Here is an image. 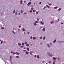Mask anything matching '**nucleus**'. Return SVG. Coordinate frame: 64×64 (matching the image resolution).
<instances>
[{
	"instance_id": "4468645a",
	"label": "nucleus",
	"mask_w": 64,
	"mask_h": 64,
	"mask_svg": "<svg viewBox=\"0 0 64 64\" xmlns=\"http://www.w3.org/2000/svg\"><path fill=\"white\" fill-rule=\"evenodd\" d=\"M22 30L23 31H25L26 30H25L24 28H23L22 29Z\"/></svg>"
},
{
	"instance_id": "8fccbe9b",
	"label": "nucleus",
	"mask_w": 64,
	"mask_h": 64,
	"mask_svg": "<svg viewBox=\"0 0 64 64\" xmlns=\"http://www.w3.org/2000/svg\"><path fill=\"white\" fill-rule=\"evenodd\" d=\"M49 5L50 6H51V5H52V4H49Z\"/></svg>"
},
{
	"instance_id": "cd10ccee",
	"label": "nucleus",
	"mask_w": 64,
	"mask_h": 64,
	"mask_svg": "<svg viewBox=\"0 0 64 64\" xmlns=\"http://www.w3.org/2000/svg\"><path fill=\"white\" fill-rule=\"evenodd\" d=\"M16 52H13L12 53L13 54H14V55H15V54Z\"/></svg>"
},
{
	"instance_id": "f8f14e48",
	"label": "nucleus",
	"mask_w": 64,
	"mask_h": 64,
	"mask_svg": "<svg viewBox=\"0 0 64 64\" xmlns=\"http://www.w3.org/2000/svg\"><path fill=\"white\" fill-rule=\"evenodd\" d=\"M47 54H48V55H50V52H47Z\"/></svg>"
},
{
	"instance_id": "de8ad7c7",
	"label": "nucleus",
	"mask_w": 64,
	"mask_h": 64,
	"mask_svg": "<svg viewBox=\"0 0 64 64\" xmlns=\"http://www.w3.org/2000/svg\"><path fill=\"white\" fill-rule=\"evenodd\" d=\"M23 51H24V52H26V50H24Z\"/></svg>"
},
{
	"instance_id": "338daca9",
	"label": "nucleus",
	"mask_w": 64,
	"mask_h": 64,
	"mask_svg": "<svg viewBox=\"0 0 64 64\" xmlns=\"http://www.w3.org/2000/svg\"><path fill=\"white\" fill-rule=\"evenodd\" d=\"M10 61H12V59H10Z\"/></svg>"
},
{
	"instance_id": "9d476101",
	"label": "nucleus",
	"mask_w": 64,
	"mask_h": 64,
	"mask_svg": "<svg viewBox=\"0 0 64 64\" xmlns=\"http://www.w3.org/2000/svg\"><path fill=\"white\" fill-rule=\"evenodd\" d=\"M42 31H45V28H43L42 29Z\"/></svg>"
},
{
	"instance_id": "3c124183",
	"label": "nucleus",
	"mask_w": 64,
	"mask_h": 64,
	"mask_svg": "<svg viewBox=\"0 0 64 64\" xmlns=\"http://www.w3.org/2000/svg\"><path fill=\"white\" fill-rule=\"evenodd\" d=\"M28 34H30V32H28Z\"/></svg>"
},
{
	"instance_id": "f03ea898",
	"label": "nucleus",
	"mask_w": 64,
	"mask_h": 64,
	"mask_svg": "<svg viewBox=\"0 0 64 64\" xmlns=\"http://www.w3.org/2000/svg\"><path fill=\"white\" fill-rule=\"evenodd\" d=\"M53 60H56V58L55 57H53Z\"/></svg>"
},
{
	"instance_id": "2f4dec72",
	"label": "nucleus",
	"mask_w": 64,
	"mask_h": 64,
	"mask_svg": "<svg viewBox=\"0 0 64 64\" xmlns=\"http://www.w3.org/2000/svg\"><path fill=\"white\" fill-rule=\"evenodd\" d=\"M33 12H36V10H33Z\"/></svg>"
},
{
	"instance_id": "864d4df0",
	"label": "nucleus",
	"mask_w": 64,
	"mask_h": 64,
	"mask_svg": "<svg viewBox=\"0 0 64 64\" xmlns=\"http://www.w3.org/2000/svg\"><path fill=\"white\" fill-rule=\"evenodd\" d=\"M13 52H12V51L10 52L11 53H13Z\"/></svg>"
},
{
	"instance_id": "69168bd1",
	"label": "nucleus",
	"mask_w": 64,
	"mask_h": 64,
	"mask_svg": "<svg viewBox=\"0 0 64 64\" xmlns=\"http://www.w3.org/2000/svg\"><path fill=\"white\" fill-rule=\"evenodd\" d=\"M18 14H19V15H20V13H18Z\"/></svg>"
},
{
	"instance_id": "5fc2aeb1",
	"label": "nucleus",
	"mask_w": 64,
	"mask_h": 64,
	"mask_svg": "<svg viewBox=\"0 0 64 64\" xmlns=\"http://www.w3.org/2000/svg\"><path fill=\"white\" fill-rule=\"evenodd\" d=\"M21 13H23V11H22V10H21Z\"/></svg>"
},
{
	"instance_id": "72a5a7b5",
	"label": "nucleus",
	"mask_w": 64,
	"mask_h": 64,
	"mask_svg": "<svg viewBox=\"0 0 64 64\" xmlns=\"http://www.w3.org/2000/svg\"><path fill=\"white\" fill-rule=\"evenodd\" d=\"M24 15H26V14H27V13L24 12Z\"/></svg>"
},
{
	"instance_id": "6ab92c4d",
	"label": "nucleus",
	"mask_w": 64,
	"mask_h": 64,
	"mask_svg": "<svg viewBox=\"0 0 64 64\" xmlns=\"http://www.w3.org/2000/svg\"><path fill=\"white\" fill-rule=\"evenodd\" d=\"M37 58L38 59H39V56L38 55L37 56Z\"/></svg>"
},
{
	"instance_id": "412c9836",
	"label": "nucleus",
	"mask_w": 64,
	"mask_h": 64,
	"mask_svg": "<svg viewBox=\"0 0 64 64\" xmlns=\"http://www.w3.org/2000/svg\"><path fill=\"white\" fill-rule=\"evenodd\" d=\"M22 46H24V42H22Z\"/></svg>"
},
{
	"instance_id": "39448f33",
	"label": "nucleus",
	"mask_w": 64,
	"mask_h": 64,
	"mask_svg": "<svg viewBox=\"0 0 64 64\" xmlns=\"http://www.w3.org/2000/svg\"><path fill=\"white\" fill-rule=\"evenodd\" d=\"M56 42V40H54L53 42L54 43H55Z\"/></svg>"
},
{
	"instance_id": "7ed1b4c3",
	"label": "nucleus",
	"mask_w": 64,
	"mask_h": 64,
	"mask_svg": "<svg viewBox=\"0 0 64 64\" xmlns=\"http://www.w3.org/2000/svg\"><path fill=\"white\" fill-rule=\"evenodd\" d=\"M31 2H29V3H28L27 5H28V6H29V5H30V4H31Z\"/></svg>"
},
{
	"instance_id": "a211bd4d",
	"label": "nucleus",
	"mask_w": 64,
	"mask_h": 64,
	"mask_svg": "<svg viewBox=\"0 0 64 64\" xmlns=\"http://www.w3.org/2000/svg\"><path fill=\"white\" fill-rule=\"evenodd\" d=\"M26 49L28 50V51H29V48H27Z\"/></svg>"
},
{
	"instance_id": "c756f323",
	"label": "nucleus",
	"mask_w": 64,
	"mask_h": 64,
	"mask_svg": "<svg viewBox=\"0 0 64 64\" xmlns=\"http://www.w3.org/2000/svg\"><path fill=\"white\" fill-rule=\"evenodd\" d=\"M17 12H16L15 13V14L16 15H17Z\"/></svg>"
},
{
	"instance_id": "bf43d9fd",
	"label": "nucleus",
	"mask_w": 64,
	"mask_h": 64,
	"mask_svg": "<svg viewBox=\"0 0 64 64\" xmlns=\"http://www.w3.org/2000/svg\"><path fill=\"white\" fill-rule=\"evenodd\" d=\"M44 9H45V8H46V7H44Z\"/></svg>"
},
{
	"instance_id": "052dcab7",
	"label": "nucleus",
	"mask_w": 64,
	"mask_h": 64,
	"mask_svg": "<svg viewBox=\"0 0 64 64\" xmlns=\"http://www.w3.org/2000/svg\"><path fill=\"white\" fill-rule=\"evenodd\" d=\"M61 24H63V22H61Z\"/></svg>"
},
{
	"instance_id": "f3484780",
	"label": "nucleus",
	"mask_w": 64,
	"mask_h": 64,
	"mask_svg": "<svg viewBox=\"0 0 64 64\" xmlns=\"http://www.w3.org/2000/svg\"><path fill=\"white\" fill-rule=\"evenodd\" d=\"M33 40H35V39H36V38L35 37H34L33 38Z\"/></svg>"
},
{
	"instance_id": "49530a36",
	"label": "nucleus",
	"mask_w": 64,
	"mask_h": 64,
	"mask_svg": "<svg viewBox=\"0 0 64 64\" xmlns=\"http://www.w3.org/2000/svg\"><path fill=\"white\" fill-rule=\"evenodd\" d=\"M37 21H39L40 20L39 19V18H37Z\"/></svg>"
},
{
	"instance_id": "2eb2a0df",
	"label": "nucleus",
	"mask_w": 64,
	"mask_h": 64,
	"mask_svg": "<svg viewBox=\"0 0 64 64\" xmlns=\"http://www.w3.org/2000/svg\"><path fill=\"white\" fill-rule=\"evenodd\" d=\"M54 23V21H52L51 22H50V24H53Z\"/></svg>"
},
{
	"instance_id": "37998d69",
	"label": "nucleus",
	"mask_w": 64,
	"mask_h": 64,
	"mask_svg": "<svg viewBox=\"0 0 64 64\" xmlns=\"http://www.w3.org/2000/svg\"><path fill=\"white\" fill-rule=\"evenodd\" d=\"M36 57H37V56L36 55H34V57L35 58H36Z\"/></svg>"
},
{
	"instance_id": "7c9ffc66",
	"label": "nucleus",
	"mask_w": 64,
	"mask_h": 64,
	"mask_svg": "<svg viewBox=\"0 0 64 64\" xmlns=\"http://www.w3.org/2000/svg\"><path fill=\"white\" fill-rule=\"evenodd\" d=\"M45 39V37L44 36V37H43V40H44Z\"/></svg>"
},
{
	"instance_id": "c85d7f7f",
	"label": "nucleus",
	"mask_w": 64,
	"mask_h": 64,
	"mask_svg": "<svg viewBox=\"0 0 64 64\" xmlns=\"http://www.w3.org/2000/svg\"><path fill=\"white\" fill-rule=\"evenodd\" d=\"M12 32L14 34H15V32H14V30L12 31Z\"/></svg>"
},
{
	"instance_id": "c9c22d12",
	"label": "nucleus",
	"mask_w": 64,
	"mask_h": 64,
	"mask_svg": "<svg viewBox=\"0 0 64 64\" xmlns=\"http://www.w3.org/2000/svg\"><path fill=\"white\" fill-rule=\"evenodd\" d=\"M19 28H21V26H18Z\"/></svg>"
},
{
	"instance_id": "a19ab883",
	"label": "nucleus",
	"mask_w": 64,
	"mask_h": 64,
	"mask_svg": "<svg viewBox=\"0 0 64 64\" xmlns=\"http://www.w3.org/2000/svg\"><path fill=\"white\" fill-rule=\"evenodd\" d=\"M10 59H12V56H10Z\"/></svg>"
},
{
	"instance_id": "9b49d317",
	"label": "nucleus",
	"mask_w": 64,
	"mask_h": 64,
	"mask_svg": "<svg viewBox=\"0 0 64 64\" xmlns=\"http://www.w3.org/2000/svg\"><path fill=\"white\" fill-rule=\"evenodd\" d=\"M18 44L19 46H21V45H22V44L20 43H18Z\"/></svg>"
},
{
	"instance_id": "0eeeda50",
	"label": "nucleus",
	"mask_w": 64,
	"mask_h": 64,
	"mask_svg": "<svg viewBox=\"0 0 64 64\" xmlns=\"http://www.w3.org/2000/svg\"><path fill=\"white\" fill-rule=\"evenodd\" d=\"M50 57H52V56H53V54H50Z\"/></svg>"
},
{
	"instance_id": "bb28decb",
	"label": "nucleus",
	"mask_w": 64,
	"mask_h": 64,
	"mask_svg": "<svg viewBox=\"0 0 64 64\" xmlns=\"http://www.w3.org/2000/svg\"><path fill=\"white\" fill-rule=\"evenodd\" d=\"M47 46H48V47H50V45H49V44H48L47 45Z\"/></svg>"
},
{
	"instance_id": "a878e982",
	"label": "nucleus",
	"mask_w": 64,
	"mask_h": 64,
	"mask_svg": "<svg viewBox=\"0 0 64 64\" xmlns=\"http://www.w3.org/2000/svg\"><path fill=\"white\" fill-rule=\"evenodd\" d=\"M40 39H42V36H40Z\"/></svg>"
},
{
	"instance_id": "603ef678",
	"label": "nucleus",
	"mask_w": 64,
	"mask_h": 64,
	"mask_svg": "<svg viewBox=\"0 0 64 64\" xmlns=\"http://www.w3.org/2000/svg\"><path fill=\"white\" fill-rule=\"evenodd\" d=\"M42 3V2H40L39 3V4H41Z\"/></svg>"
},
{
	"instance_id": "1a4fd4ad",
	"label": "nucleus",
	"mask_w": 64,
	"mask_h": 64,
	"mask_svg": "<svg viewBox=\"0 0 64 64\" xmlns=\"http://www.w3.org/2000/svg\"><path fill=\"white\" fill-rule=\"evenodd\" d=\"M33 24H34V25H35V26L37 25V24L35 22H34Z\"/></svg>"
},
{
	"instance_id": "aec40b11",
	"label": "nucleus",
	"mask_w": 64,
	"mask_h": 64,
	"mask_svg": "<svg viewBox=\"0 0 64 64\" xmlns=\"http://www.w3.org/2000/svg\"><path fill=\"white\" fill-rule=\"evenodd\" d=\"M26 54H29V52H26Z\"/></svg>"
},
{
	"instance_id": "423d86ee",
	"label": "nucleus",
	"mask_w": 64,
	"mask_h": 64,
	"mask_svg": "<svg viewBox=\"0 0 64 64\" xmlns=\"http://www.w3.org/2000/svg\"><path fill=\"white\" fill-rule=\"evenodd\" d=\"M16 55H19V53L18 52H16Z\"/></svg>"
},
{
	"instance_id": "09e8293b",
	"label": "nucleus",
	"mask_w": 64,
	"mask_h": 64,
	"mask_svg": "<svg viewBox=\"0 0 64 64\" xmlns=\"http://www.w3.org/2000/svg\"><path fill=\"white\" fill-rule=\"evenodd\" d=\"M1 29H2V30H3L4 29V28L3 27H2L1 28Z\"/></svg>"
},
{
	"instance_id": "4d7b16f0",
	"label": "nucleus",
	"mask_w": 64,
	"mask_h": 64,
	"mask_svg": "<svg viewBox=\"0 0 64 64\" xmlns=\"http://www.w3.org/2000/svg\"><path fill=\"white\" fill-rule=\"evenodd\" d=\"M50 45H52V44H51V43H50Z\"/></svg>"
},
{
	"instance_id": "774afa93",
	"label": "nucleus",
	"mask_w": 64,
	"mask_h": 64,
	"mask_svg": "<svg viewBox=\"0 0 64 64\" xmlns=\"http://www.w3.org/2000/svg\"><path fill=\"white\" fill-rule=\"evenodd\" d=\"M30 46H32V44H30Z\"/></svg>"
},
{
	"instance_id": "c03bdc74",
	"label": "nucleus",
	"mask_w": 64,
	"mask_h": 64,
	"mask_svg": "<svg viewBox=\"0 0 64 64\" xmlns=\"http://www.w3.org/2000/svg\"><path fill=\"white\" fill-rule=\"evenodd\" d=\"M23 47H24V46H20V48H23Z\"/></svg>"
},
{
	"instance_id": "6e6552de",
	"label": "nucleus",
	"mask_w": 64,
	"mask_h": 64,
	"mask_svg": "<svg viewBox=\"0 0 64 64\" xmlns=\"http://www.w3.org/2000/svg\"><path fill=\"white\" fill-rule=\"evenodd\" d=\"M46 6H47V7H48V8H50V6H49L47 4L46 5Z\"/></svg>"
},
{
	"instance_id": "f257e3e1",
	"label": "nucleus",
	"mask_w": 64,
	"mask_h": 64,
	"mask_svg": "<svg viewBox=\"0 0 64 64\" xmlns=\"http://www.w3.org/2000/svg\"><path fill=\"white\" fill-rule=\"evenodd\" d=\"M39 23H41L40 24L41 25H44V23L43 22H42V21H40Z\"/></svg>"
},
{
	"instance_id": "e2e57ef3",
	"label": "nucleus",
	"mask_w": 64,
	"mask_h": 64,
	"mask_svg": "<svg viewBox=\"0 0 64 64\" xmlns=\"http://www.w3.org/2000/svg\"><path fill=\"white\" fill-rule=\"evenodd\" d=\"M30 54L31 55H33V54L30 53Z\"/></svg>"
},
{
	"instance_id": "5701e85b",
	"label": "nucleus",
	"mask_w": 64,
	"mask_h": 64,
	"mask_svg": "<svg viewBox=\"0 0 64 64\" xmlns=\"http://www.w3.org/2000/svg\"><path fill=\"white\" fill-rule=\"evenodd\" d=\"M57 59L58 60V61H60V58H57Z\"/></svg>"
},
{
	"instance_id": "a18cd8bd",
	"label": "nucleus",
	"mask_w": 64,
	"mask_h": 64,
	"mask_svg": "<svg viewBox=\"0 0 64 64\" xmlns=\"http://www.w3.org/2000/svg\"><path fill=\"white\" fill-rule=\"evenodd\" d=\"M36 14H38V11H36Z\"/></svg>"
},
{
	"instance_id": "b1692460",
	"label": "nucleus",
	"mask_w": 64,
	"mask_h": 64,
	"mask_svg": "<svg viewBox=\"0 0 64 64\" xmlns=\"http://www.w3.org/2000/svg\"><path fill=\"white\" fill-rule=\"evenodd\" d=\"M35 22L36 23H38V22L37 21H35Z\"/></svg>"
},
{
	"instance_id": "e433bc0d",
	"label": "nucleus",
	"mask_w": 64,
	"mask_h": 64,
	"mask_svg": "<svg viewBox=\"0 0 64 64\" xmlns=\"http://www.w3.org/2000/svg\"><path fill=\"white\" fill-rule=\"evenodd\" d=\"M24 44H27V42H24Z\"/></svg>"
},
{
	"instance_id": "393cba45",
	"label": "nucleus",
	"mask_w": 64,
	"mask_h": 64,
	"mask_svg": "<svg viewBox=\"0 0 64 64\" xmlns=\"http://www.w3.org/2000/svg\"><path fill=\"white\" fill-rule=\"evenodd\" d=\"M26 46H27L28 47H29V44H26Z\"/></svg>"
},
{
	"instance_id": "58836bf2",
	"label": "nucleus",
	"mask_w": 64,
	"mask_h": 64,
	"mask_svg": "<svg viewBox=\"0 0 64 64\" xmlns=\"http://www.w3.org/2000/svg\"><path fill=\"white\" fill-rule=\"evenodd\" d=\"M16 58H19V56H16Z\"/></svg>"
},
{
	"instance_id": "ea45409f",
	"label": "nucleus",
	"mask_w": 64,
	"mask_h": 64,
	"mask_svg": "<svg viewBox=\"0 0 64 64\" xmlns=\"http://www.w3.org/2000/svg\"><path fill=\"white\" fill-rule=\"evenodd\" d=\"M49 64H51V62L50 61H49L48 62Z\"/></svg>"
},
{
	"instance_id": "680f3d73",
	"label": "nucleus",
	"mask_w": 64,
	"mask_h": 64,
	"mask_svg": "<svg viewBox=\"0 0 64 64\" xmlns=\"http://www.w3.org/2000/svg\"><path fill=\"white\" fill-rule=\"evenodd\" d=\"M4 43H6V41H4Z\"/></svg>"
},
{
	"instance_id": "6e6d98bb",
	"label": "nucleus",
	"mask_w": 64,
	"mask_h": 64,
	"mask_svg": "<svg viewBox=\"0 0 64 64\" xmlns=\"http://www.w3.org/2000/svg\"><path fill=\"white\" fill-rule=\"evenodd\" d=\"M30 53H33V52H30Z\"/></svg>"
},
{
	"instance_id": "ddd939ff",
	"label": "nucleus",
	"mask_w": 64,
	"mask_h": 64,
	"mask_svg": "<svg viewBox=\"0 0 64 64\" xmlns=\"http://www.w3.org/2000/svg\"><path fill=\"white\" fill-rule=\"evenodd\" d=\"M54 8L55 9H57V8H58V7H57V6H56Z\"/></svg>"
},
{
	"instance_id": "13d9d810",
	"label": "nucleus",
	"mask_w": 64,
	"mask_h": 64,
	"mask_svg": "<svg viewBox=\"0 0 64 64\" xmlns=\"http://www.w3.org/2000/svg\"><path fill=\"white\" fill-rule=\"evenodd\" d=\"M56 22H57V23H58V22L56 20Z\"/></svg>"
},
{
	"instance_id": "4be33fe9",
	"label": "nucleus",
	"mask_w": 64,
	"mask_h": 64,
	"mask_svg": "<svg viewBox=\"0 0 64 64\" xmlns=\"http://www.w3.org/2000/svg\"><path fill=\"white\" fill-rule=\"evenodd\" d=\"M61 10V8H59L58 10V11H60V10Z\"/></svg>"
},
{
	"instance_id": "79ce46f5",
	"label": "nucleus",
	"mask_w": 64,
	"mask_h": 64,
	"mask_svg": "<svg viewBox=\"0 0 64 64\" xmlns=\"http://www.w3.org/2000/svg\"><path fill=\"white\" fill-rule=\"evenodd\" d=\"M31 10H34V8H31Z\"/></svg>"
},
{
	"instance_id": "0e129e2a",
	"label": "nucleus",
	"mask_w": 64,
	"mask_h": 64,
	"mask_svg": "<svg viewBox=\"0 0 64 64\" xmlns=\"http://www.w3.org/2000/svg\"><path fill=\"white\" fill-rule=\"evenodd\" d=\"M52 64H55V63H54V62H53Z\"/></svg>"
},
{
	"instance_id": "473e14b6",
	"label": "nucleus",
	"mask_w": 64,
	"mask_h": 64,
	"mask_svg": "<svg viewBox=\"0 0 64 64\" xmlns=\"http://www.w3.org/2000/svg\"><path fill=\"white\" fill-rule=\"evenodd\" d=\"M30 12V13H32V10H30L29 11Z\"/></svg>"
},
{
	"instance_id": "4c0bfd02",
	"label": "nucleus",
	"mask_w": 64,
	"mask_h": 64,
	"mask_svg": "<svg viewBox=\"0 0 64 64\" xmlns=\"http://www.w3.org/2000/svg\"><path fill=\"white\" fill-rule=\"evenodd\" d=\"M30 38L31 39H32V38H33V37H32V36H31L30 37Z\"/></svg>"
},
{
	"instance_id": "20e7f679",
	"label": "nucleus",
	"mask_w": 64,
	"mask_h": 64,
	"mask_svg": "<svg viewBox=\"0 0 64 64\" xmlns=\"http://www.w3.org/2000/svg\"><path fill=\"white\" fill-rule=\"evenodd\" d=\"M22 3H23V1H22V0H21L20 1V4H22Z\"/></svg>"
},
{
	"instance_id": "dca6fc26",
	"label": "nucleus",
	"mask_w": 64,
	"mask_h": 64,
	"mask_svg": "<svg viewBox=\"0 0 64 64\" xmlns=\"http://www.w3.org/2000/svg\"><path fill=\"white\" fill-rule=\"evenodd\" d=\"M3 42V41H2L1 42L0 44V45H1L2 43Z\"/></svg>"
},
{
	"instance_id": "f704fd0d",
	"label": "nucleus",
	"mask_w": 64,
	"mask_h": 64,
	"mask_svg": "<svg viewBox=\"0 0 64 64\" xmlns=\"http://www.w3.org/2000/svg\"><path fill=\"white\" fill-rule=\"evenodd\" d=\"M13 12L14 13H15V10H14Z\"/></svg>"
}]
</instances>
